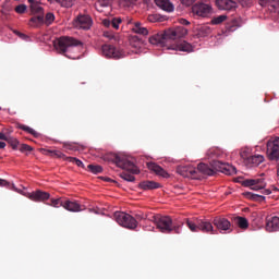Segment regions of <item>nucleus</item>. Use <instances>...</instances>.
Returning a JSON list of instances; mask_svg holds the SVG:
<instances>
[{
	"mask_svg": "<svg viewBox=\"0 0 279 279\" xmlns=\"http://www.w3.org/2000/svg\"><path fill=\"white\" fill-rule=\"evenodd\" d=\"M34 148H32V146L27 145V144H22V146H20V151L25 153V151H33Z\"/></svg>",
	"mask_w": 279,
	"mask_h": 279,
	"instance_id": "obj_48",
	"label": "nucleus"
},
{
	"mask_svg": "<svg viewBox=\"0 0 279 279\" xmlns=\"http://www.w3.org/2000/svg\"><path fill=\"white\" fill-rule=\"evenodd\" d=\"M104 26H105V27H110V26H111V21H109V20H104Z\"/></svg>",
	"mask_w": 279,
	"mask_h": 279,
	"instance_id": "obj_53",
	"label": "nucleus"
},
{
	"mask_svg": "<svg viewBox=\"0 0 279 279\" xmlns=\"http://www.w3.org/2000/svg\"><path fill=\"white\" fill-rule=\"evenodd\" d=\"M267 158L270 161H276L277 169L279 168V137L268 140V142H267Z\"/></svg>",
	"mask_w": 279,
	"mask_h": 279,
	"instance_id": "obj_7",
	"label": "nucleus"
},
{
	"mask_svg": "<svg viewBox=\"0 0 279 279\" xmlns=\"http://www.w3.org/2000/svg\"><path fill=\"white\" fill-rule=\"evenodd\" d=\"M61 203H64V201H61V198H57V199H50V203L48 205L54 208H59L61 207Z\"/></svg>",
	"mask_w": 279,
	"mask_h": 279,
	"instance_id": "obj_45",
	"label": "nucleus"
},
{
	"mask_svg": "<svg viewBox=\"0 0 279 279\" xmlns=\"http://www.w3.org/2000/svg\"><path fill=\"white\" fill-rule=\"evenodd\" d=\"M53 21H56V15H53V13L49 12L46 14V16L44 17V22L46 25H50L53 23Z\"/></svg>",
	"mask_w": 279,
	"mask_h": 279,
	"instance_id": "obj_39",
	"label": "nucleus"
},
{
	"mask_svg": "<svg viewBox=\"0 0 279 279\" xmlns=\"http://www.w3.org/2000/svg\"><path fill=\"white\" fill-rule=\"evenodd\" d=\"M15 12L17 14H23L26 12V5L25 4H21V5H16L15 7Z\"/></svg>",
	"mask_w": 279,
	"mask_h": 279,
	"instance_id": "obj_47",
	"label": "nucleus"
},
{
	"mask_svg": "<svg viewBox=\"0 0 279 279\" xmlns=\"http://www.w3.org/2000/svg\"><path fill=\"white\" fill-rule=\"evenodd\" d=\"M46 155H49L50 157H53V158H62L63 160H66V156L61 153L60 150H46Z\"/></svg>",
	"mask_w": 279,
	"mask_h": 279,
	"instance_id": "obj_30",
	"label": "nucleus"
},
{
	"mask_svg": "<svg viewBox=\"0 0 279 279\" xmlns=\"http://www.w3.org/2000/svg\"><path fill=\"white\" fill-rule=\"evenodd\" d=\"M259 5H266L267 2H269V0H258Z\"/></svg>",
	"mask_w": 279,
	"mask_h": 279,
	"instance_id": "obj_54",
	"label": "nucleus"
},
{
	"mask_svg": "<svg viewBox=\"0 0 279 279\" xmlns=\"http://www.w3.org/2000/svg\"><path fill=\"white\" fill-rule=\"evenodd\" d=\"M234 226H238L241 230H247L250 227L248 220L242 216H236L232 219Z\"/></svg>",
	"mask_w": 279,
	"mask_h": 279,
	"instance_id": "obj_21",
	"label": "nucleus"
},
{
	"mask_svg": "<svg viewBox=\"0 0 279 279\" xmlns=\"http://www.w3.org/2000/svg\"><path fill=\"white\" fill-rule=\"evenodd\" d=\"M216 5L223 11H233L236 8V2L233 0H216Z\"/></svg>",
	"mask_w": 279,
	"mask_h": 279,
	"instance_id": "obj_17",
	"label": "nucleus"
},
{
	"mask_svg": "<svg viewBox=\"0 0 279 279\" xmlns=\"http://www.w3.org/2000/svg\"><path fill=\"white\" fill-rule=\"evenodd\" d=\"M225 21H227V15H219L211 20V24L218 25L222 24Z\"/></svg>",
	"mask_w": 279,
	"mask_h": 279,
	"instance_id": "obj_41",
	"label": "nucleus"
},
{
	"mask_svg": "<svg viewBox=\"0 0 279 279\" xmlns=\"http://www.w3.org/2000/svg\"><path fill=\"white\" fill-rule=\"evenodd\" d=\"M16 129L22 130L26 132L27 134H31L33 137L38 138L40 136V133L32 129L31 126H27L25 124H16Z\"/></svg>",
	"mask_w": 279,
	"mask_h": 279,
	"instance_id": "obj_27",
	"label": "nucleus"
},
{
	"mask_svg": "<svg viewBox=\"0 0 279 279\" xmlns=\"http://www.w3.org/2000/svg\"><path fill=\"white\" fill-rule=\"evenodd\" d=\"M27 197L28 199L35 203H45L51 197V195L48 192L36 190L35 192H32L31 194H28Z\"/></svg>",
	"mask_w": 279,
	"mask_h": 279,
	"instance_id": "obj_12",
	"label": "nucleus"
},
{
	"mask_svg": "<svg viewBox=\"0 0 279 279\" xmlns=\"http://www.w3.org/2000/svg\"><path fill=\"white\" fill-rule=\"evenodd\" d=\"M61 207H63V209H66L70 213L82 211V206L75 201H64V203H61Z\"/></svg>",
	"mask_w": 279,
	"mask_h": 279,
	"instance_id": "obj_19",
	"label": "nucleus"
},
{
	"mask_svg": "<svg viewBox=\"0 0 279 279\" xmlns=\"http://www.w3.org/2000/svg\"><path fill=\"white\" fill-rule=\"evenodd\" d=\"M7 144L4 142H0V149L5 148Z\"/></svg>",
	"mask_w": 279,
	"mask_h": 279,
	"instance_id": "obj_56",
	"label": "nucleus"
},
{
	"mask_svg": "<svg viewBox=\"0 0 279 279\" xmlns=\"http://www.w3.org/2000/svg\"><path fill=\"white\" fill-rule=\"evenodd\" d=\"M243 20L240 16L230 19V31H234L235 27H241Z\"/></svg>",
	"mask_w": 279,
	"mask_h": 279,
	"instance_id": "obj_29",
	"label": "nucleus"
},
{
	"mask_svg": "<svg viewBox=\"0 0 279 279\" xmlns=\"http://www.w3.org/2000/svg\"><path fill=\"white\" fill-rule=\"evenodd\" d=\"M271 191L270 190H264V194L270 195Z\"/></svg>",
	"mask_w": 279,
	"mask_h": 279,
	"instance_id": "obj_58",
	"label": "nucleus"
},
{
	"mask_svg": "<svg viewBox=\"0 0 279 279\" xmlns=\"http://www.w3.org/2000/svg\"><path fill=\"white\" fill-rule=\"evenodd\" d=\"M101 53L108 58V59H113V60H120L124 58V52L121 50H118L116 47L109 44H105L101 46Z\"/></svg>",
	"mask_w": 279,
	"mask_h": 279,
	"instance_id": "obj_9",
	"label": "nucleus"
},
{
	"mask_svg": "<svg viewBox=\"0 0 279 279\" xmlns=\"http://www.w3.org/2000/svg\"><path fill=\"white\" fill-rule=\"evenodd\" d=\"M113 0H98L95 4L97 12L104 13V8H111Z\"/></svg>",
	"mask_w": 279,
	"mask_h": 279,
	"instance_id": "obj_26",
	"label": "nucleus"
},
{
	"mask_svg": "<svg viewBox=\"0 0 279 279\" xmlns=\"http://www.w3.org/2000/svg\"><path fill=\"white\" fill-rule=\"evenodd\" d=\"M244 186H250L251 190L258 191L265 189L266 184L263 179H248L244 181Z\"/></svg>",
	"mask_w": 279,
	"mask_h": 279,
	"instance_id": "obj_16",
	"label": "nucleus"
},
{
	"mask_svg": "<svg viewBox=\"0 0 279 279\" xmlns=\"http://www.w3.org/2000/svg\"><path fill=\"white\" fill-rule=\"evenodd\" d=\"M1 133H3V134H5V135L10 136L11 133H13V129H11V128H10V129H3Z\"/></svg>",
	"mask_w": 279,
	"mask_h": 279,
	"instance_id": "obj_51",
	"label": "nucleus"
},
{
	"mask_svg": "<svg viewBox=\"0 0 279 279\" xmlns=\"http://www.w3.org/2000/svg\"><path fill=\"white\" fill-rule=\"evenodd\" d=\"M242 8H251L253 5V0H235Z\"/></svg>",
	"mask_w": 279,
	"mask_h": 279,
	"instance_id": "obj_44",
	"label": "nucleus"
},
{
	"mask_svg": "<svg viewBox=\"0 0 279 279\" xmlns=\"http://www.w3.org/2000/svg\"><path fill=\"white\" fill-rule=\"evenodd\" d=\"M155 3L165 12H173V4L169 0H155Z\"/></svg>",
	"mask_w": 279,
	"mask_h": 279,
	"instance_id": "obj_22",
	"label": "nucleus"
},
{
	"mask_svg": "<svg viewBox=\"0 0 279 279\" xmlns=\"http://www.w3.org/2000/svg\"><path fill=\"white\" fill-rule=\"evenodd\" d=\"M28 2H31V5L32 4H38L37 2H35V0H28Z\"/></svg>",
	"mask_w": 279,
	"mask_h": 279,
	"instance_id": "obj_59",
	"label": "nucleus"
},
{
	"mask_svg": "<svg viewBox=\"0 0 279 279\" xmlns=\"http://www.w3.org/2000/svg\"><path fill=\"white\" fill-rule=\"evenodd\" d=\"M88 171L92 173L98 174L102 172V167L99 165H88L87 166Z\"/></svg>",
	"mask_w": 279,
	"mask_h": 279,
	"instance_id": "obj_37",
	"label": "nucleus"
},
{
	"mask_svg": "<svg viewBox=\"0 0 279 279\" xmlns=\"http://www.w3.org/2000/svg\"><path fill=\"white\" fill-rule=\"evenodd\" d=\"M265 161V157L263 155H253L250 158L244 159V165L248 168H255Z\"/></svg>",
	"mask_w": 279,
	"mask_h": 279,
	"instance_id": "obj_15",
	"label": "nucleus"
},
{
	"mask_svg": "<svg viewBox=\"0 0 279 279\" xmlns=\"http://www.w3.org/2000/svg\"><path fill=\"white\" fill-rule=\"evenodd\" d=\"M196 1L197 0H181V3L185 7H190V5H193V3Z\"/></svg>",
	"mask_w": 279,
	"mask_h": 279,
	"instance_id": "obj_49",
	"label": "nucleus"
},
{
	"mask_svg": "<svg viewBox=\"0 0 279 279\" xmlns=\"http://www.w3.org/2000/svg\"><path fill=\"white\" fill-rule=\"evenodd\" d=\"M214 151H215V149H209L208 153H207V155H208V156L214 155Z\"/></svg>",
	"mask_w": 279,
	"mask_h": 279,
	"instance_id": "obj_57",
	"label": "nucleus"
},
{
	"mask_svg": "<svg viewBox=\"0 0 279 279\" xmlns=\"http://www.w3.org/2000/svg\"><path fill=\"white\" fill-rule=\"evenodd\" d=\"M133 32L135 34L142 35V36H148L149 35V31L142 25L141 22H135L133 25Z\"/></svg>",
	"mask_w": 279,
	"mask_h": 279,
	"instance_id": "obj_24",
	"label": "nucleus"
},
{
	"mask_svg": "<svg viewBox=\"0 0 279 279\" xmlns=\"http://www.w3.org/2000/svg\"><path fill=\"white\" fill-rule=\"evenodd\" d=\"M266 230L268 232L279 231V217L272 216L266 219Z\"/></svg>",
	"mask_w": 279,
	"mask_h": 279,
	"instance_id": "obj_18",
	"label": "nucleus"
},
{
	"mask_svg": "<svg viewBox=\"0 0 279 279\" xmlns=\"http://www.w3.org/2000/svg\"><path fill=\"white\" fill-rule=\"evenodd\" d=\"M213 226H215L217 231L221 234H229L233 231L231 221L221 216H216L215 219H213Z\"/></svg>",
	"mask_w": 279,
	"mask_h": 279,
	"instance_id": "obj_8",
	"label": "nucleus"
},
{
	"mask_svg": "<svg viewBox=\"0 0 279 279\" xmlns=\"http://www.w3.org/2000/svg\"><path fill=\"white\" fill-rule=\"evenodd\" d=\"M277 177H279V167L277 168Z\"/></svg>",
	"mask_w": 279,
	"mask_h": 279,
	"instance_id": "obj_61",
	"label": "nucleus"
},
{
	"mask_svg": "<svg viewBox=\"0 0 279 279\" xmlns=\"http://www.w3.org/2000/svg\"><path fill=\"white\" fill-rule=\"evenodd\" d=\"M113 217L114 221H117V223L123 228L135 230L138 226L136 218H134L131 214L117 211L114 213Z\"/></svg>",
	"mask_w": 279,
	"mask_h": 279,
	"instance_id": "obj_6",
	"label": "nucleus"
},
{
	"mask_svg": "<svg viewBox=\"0 0 279 279\" xmlns=\"http://www.w3.org/2000/svg\"><path fill=\"white\" fill-rule=\"evenodd\" d=\"M160 187V184L155 181H142L140 183V189L142 190H158Z\"/></svg>",
	"mask_w": 279,
	"mask_h": 279,
	"instance_id": "obj_23",
	"label": "nucleus"
},
{
	"mask_svg": "<svg viewBox=\"0 0 279 279\" xmlns=\"http://www.w3.org/2000/svg\"><path fill=\"white\" fill-rule=\"evenodd\" d=\"M142 45H143V40L141 39V37L134 36L133 38H131V46L135 48H141Z\"/></svg>",
	"mask_w": 279,
	"mask_h": 279,
	"instance_id": "obj_38",
	"label": "nucleus"
},
{
	"mask_svg": "<svg viewBox=\"0 0 279 279\" xmlns=\"http://www.w3.org/2000/svg\"><path fill=\"white\" fill-rule=\"evenodd\" d=\"M10 137H12V136H9V135H7L5 133H3V132H0V140L1 141H7V140H9Z\"/></svg>",
	"mask_w": 279,
	"mask_h": 279,
	"instance_id": "obj_50",
	"label": "nucleus"
},
{
	"mask_svg": "<svg viewBox=\"0 0 279 279\" xmlns=\"http://www.w3.org/2000/svg\"><path fill=\"white\" fill-rule=\"evenodd\" d=\"M31 11L33 14H36V15H44V9L41 5H39V3H32L31 4Z\"/></svg>",
	"mask_w": 279,
	"mask_h": 279,
	"instance_id": "obj_31",
	"label": "nucleus"
},
{
	"mask_svg": "<svg viewBox=\"0 0 279 279\" xmlns=\"http://www.w3.org/2000/svg\"><path fill=\"white\" fill-rule=\"evenodd\" d=\"M153 223H155L157 230H159L163 234H181V229L184 226V222H173L171 217L156 215L149 218Z\"/></svg>",
	"mask_w": 279,
	"mask_h": 279,
	"instance_id": "obj_5",
	"label": "nucleus"
},
{
	"mask_svg": "<svg viewBox=\"0 0 279 279\" xmlns=\"http://www.w3.org/2000/svg\"><path fill=\"white\" fill-rule=\"evenodd\" d=\"M147 168H148V170L155 172L160 178H165V179L169 178L168 172L165 171L162 167H160L159 165H157L155 162H148Z\"/></svg>",
	"mask_w": 279,
	"mask_h": 279,
	"instance_id": "obj_20",
	"label": "nucleus"
},
{
	"mask_svg": "<svg viewBox=\"0 0 279 279\" xmlns=\"http://www.w3.org/2000/svg\"><path fill=\"white\" fill-rule=\"evenodd\" d=\"M112 161L114 162V165H117L118 168L126 170L122 171L121 174H119V178L125 180L126 182H134L136 178H134L133 174L141 173V170H138L137 166L123 155H113Z\"/></svg>",
	"mask_w": 279,
	"mask_h": 279,
	"instance_id": "obj_4",
	"label": "nucleus"
},
{
	"mask_svg": "<svg viewBox=\"0 0 279 279\" xmlns=\"http://www.w3.org/2000/svg\"><path fill=\"white\" fill-rule=\"evenodd\" d=\"M196 175L203 173L207 177H213L216 172L225 173L226 175H232L236 173L235 167L229 163L221 162L219 160H213L210 166L206 163H199L196 168Z\"/></svg>",
	"mask_w": 279,
	"mask_h": 279,
	"instance_id": "obj_3",
	"label": "nucleus"
},
{
	"mask_svg": "<svg viewBox=\"0 0 279 279\" xmlns=\"http://www.w3.org/2000/svg\"><path fill=\"white\" fill-rule=\"evenodd\" d=\"M179 24H182L183 26L190 25V22L186 21L185 19H179Z\"/></svg>",
	"mask_w": 279,
	"mask_h": 279,
	"instance_id": "obj_52",
	"label": "nucleus"
},
{
	"mask_svg": "<svg viewBox=\"0 0 279 279\" xmlns=\"http://www.w3.org/2000/svg\"><path fill=\"white\" fill-rule=\"evenodd\" d=\"M48 2H50V3L57 2V3L61 4L62 8L73 7V0H48Z\"/></svg>",
	"mask_w": 279,
	"mask_h": 279,
	"instance_id": "obj_32",
	"label": "nucleus"
},
{
	"mask_svg": "<svg viewBox=\"0 0 279 279\" xmlns=\"http://www.w3.org/2000/svg\"><path fill=\"white\" fill-rule=\"evenodd\" d=\"M189 34V31L182 26L175 28H168L166 31L159 32L153 35L148 41L151 45L166 47L168 50H175L181 52L190 53L193 51V47L186 41L177 44L175 40L184 38Z\"/></svg>",
	"mask_w": 279,
	"mask_h": 279,
	"instance_id": "obj_1",
	"label": "nucleus"
},
{
	"mask_svg": "<svg viewBox=\"0 0 279 279\" xmlns=\"http://www.w3.org/2000/svg\"><path fill=\"white\" fill-rule=\"evenodd\" d=\"M121 19H112V22L110 24V26H112L114 29L118 31V28L120 27L121 24Z\"/></svg>",
	"mask_w": 279,
	"mask_h": 279,
	"instance_id": "obj_46",
	"label": "nucleus"
},
{
	"mask_svg": "<svg viewBox=\"0 0 279 279\" xmlns=\"http://www.w3.org/2000/svg\"><path fill=\"white\" fill-rule=\"evenodd\" d=\"M211 7L205 2H196L192 5V14L198 17H207L210 14Z\"/></svg>",
	"mask_w": 279,
	"mask_h": 279,
	"instance_id": "obj_10",
	"label": "nucleus"
},
{
	"mask_svg": "<svg viewBox=\"0 0 279 279\" xmlns=\"http://www.w3.org/2000/svg\"><path fill=\"white\" fill-rule=\"evenodd\" d=\"M74 26L80 29L88 31L92 26V19L88 15H78L74 22Z\"/></svg>",
	"mask_w": 279,
	"mask_h": 279,
	"instance_id": "obj_13",
	"label": "nucleus"
},
{
	"mask_svg": "<svg viewBox=\"0 0 279 279\" xmlns=\"http://www.w3.org/2000/svg\"><path fill=\"white\" fill-rule=\"evenodd\" d=\"M126 5H132V0H130L128 3H126Z\"/></svg>",
	"mask_w": 279,
	"mask_h": 279,
	"instance_id": "obj_60",
	"label": "nucleus"
},
{
	"mask_svg": "<svg viewBox=\"0 0 279 279\" xmlns=\"http://www.w3.org/2000/svg\"><path fill=\"white\" fill-rule=\"evenodd\" d=\"M63 148L68 151H77V146L73 143H63Z\"/></svg>",
	"mask_w": 279,
	"mask_h": 279,
	"instance_id": "obj_43",
	"label": "nucleus"
},
{
	"mask_svg": "<svg viewBox=\"0 0 279 279\" xmlns=\"http://www.w3.org/2000/svg\"><path fill=\"white\" fill-rule=\"evenodd\" d=\"M45 24V17L43 14L35 15L31 19V26L39 27Z\"/></svg>",
	"mask_w": 279,
	"mask_h": 279,
	"instance_id": "obj_28",
	"label": "nucleus"
},
{
	"mask_svg": "<svg viewBox=\"0 0 279 279\" xmlns=\"http://www.w3.org/2000/svg\"><path fill=\"white\" fill-rule=\"evenodd\" d=\"M151 216H156V215L137 213V214H135V220H138V221L148 220V221H150Z\"/></svg>",
	"mask_w": 279,
	"mask_h": 279,
	"instance_id": "obj_34",
	"label": "nucleus"
},
{
	"mask_svg": "<svg viewBox=\"0 0 279 279\" xmlns=\"http://www.w3.org/2000/svg\"><path fill=\"white\" fill-rule=\"evenodd\" d=\"M244 196H246V198H248V199H254V201H259V202L265 201V196H262L259 194H253L251 192H246L244 194Z\"/></svg>",
	"mask_w": 279,
	"mask_h": 279,
	"instance_id": "obj_35",
	"label": "nucleus"
},
{
	"mask_svg": "<svg viewBox=\"0 0 279 279\" xmlns=\"http://www.w3.org/2000/svg\"><path fill=\"white\" fill-rule=\"evenodd\" d=\"M179 175L187 179H198L197 170L191 165L178 166Z\"/></svg>",
	"mask_w": 279,
	"mask_h": 279,
	"instance_id": "obj_11",
	"label": "nucleus"
},
{
	"mask_svg": "<svg viewBox=\"0 0 279 279\" xmlns=\"http://www.w3.org/2000/svg\"><path fill=\"white\" fill-rule=\"evenodd\" d=\"M81 45L82 43L74 37L66 36L59 37L53 41V47L57 49L58 53L65 56L70 60H80V56L75 52H77L76 47Z\"/></svg>",
	"mask_w": 279,
	"mask_h": 279,
	"instance_id": "obj_2",
	"label": "nucleus"
},
{
	"mask_svg": "<svg viewBox=\"0 0 279 279\" xmlns=\"http://www.w3.org/2000/svg\"><path fill=\"white\" fill-rule=\"evenodd\" d=\"M65 161H70L72 163H75L76 167L78 168H84V165H83V161L77 159V158H74V157H65Z\"/></svg>",
	"mask_w": 279,
	"mask_h": 279,
	"instance_id": "obj_40",
	"label": "nucleus"
},
{
	"mask_svg": "<svg viewBox=\"0 0 279 279\" xmlns=\"http://www.w3.org/2000/svg\"><path fill=\"white\" fill-rule=\"evenodd\" d=\"M5 142L8 143V144H10V146L12 147V149H14V150H16L17 149V147H19V145H21V143L19 142V140L17 138H15V137H10V138H8V140H5Z\"/></svg>",
	"mask_w": 279,
	"mask_h": 279,
	"instance_id": "obj_36",
	"label": "nucleus"
},
{
	"mask_svg": "<svg viewBox=\"0 0 279 279\" xmlns=\"http://www.w3.org/2000/svg\"><path fill=\"white\" fill-rule=\"evenodd\" d=\"M240 156H241L242 160H246L250 157H252L253 155H250V148H242L240 151Z\"/></svg>",
	"mask_w": 279,
	"mask_h": 279,
	"instance_id": "obj_42",
	"label": "nucleus"
},
{
	"mask_svg": "<svg viewBox=\"0 0 279 279\" xmlns=\"http://www.w3.org/2000/svg\"><path fill=\"white\" fill-rule=\"evenodd\" d=\"M198 231H202L203 233L206 234H216V230L211 222L207 219H201L198 220Z\"/></svg>",
	"mask_w": 279,
	"mask_h": 279,
	"instance_id": "obj_14",
	"label": "nucleus"
},
{
	"mask_svg": "<svg viewBox=\"0 0 279 279\" xmlns=\"http://www.w3.org/2000/svg\"><path fill=\"white\" fill-rule=\"evenodd\" d=\"M198 221H201V219H185V225L191 232L197 233L199 230Z\"/></svg>",
	"mask_w": 279,
	"mask_h": 279,
	"instance_id": "obj_25",
	"label": "nucleus"
},
{
	"mask_svg": "<svg viewBox=\"0 0 279 279\" xmlns=\"http://www.w3.org/2000/svg\"><path fill=\"white\" fill-rule=\"evenodd\" d=\"M104 36H105V37H108L109 39H112V38H113V35H110L108 32H106V33L104 34Z\"/></svg>",
	"mask_w": 279,
	"mask_h": 279,
	"instance_id": "obj_55",
	"label": "nucleus"
},
{
	"mask_svg": "<svg viewBox=\"0 0 279 279\" xmlns=\"http://www.w3.org/2000/svg\"><path fill=\"white\" fill-rule=\"evenodd\" d=\"M0 186H4L7 187L8 190H13L15 191L16 193H21V190H17V187H15L14 184H11L9 181H5L3 179H0Z\"/></svg>",
	"mask_w": 279,
	"mask_h": 279,
	"instance_id": "obj_33",
	"label": "nucleus"
}]
</instances>
